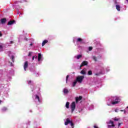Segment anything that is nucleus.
Returning a JSON list of instances; mask_svg holds the SVG:
<instances>
[{
	"label": "nucleus",
	"mask_w": 128,
	"mask_h": 128,
	"mask_svg": "<svg viewBox=\"0 0 128 128\" xmlns=\"http://www.w3.org/2000/svg\"><path fill=\"white\" fill-rule=\"evenodd\" d=\"M106 102L108 106H114V104H118L120 103V98L118 96H112L107 100Z\"/></svg>",
	"instance_id": "nucleus-1"
},
{
	"label": "nucleus",
	"mask_w": 128,
	"mask_h": 128,
	"mask_svg": "<svg viewBox=\"0 0 128 128\" xmlns=\"http://www.w3.org/2000/svg\"><path fill=\"white\" fill-rule=\"evenodd\" d=\"M32 98L34 100V102H36V104H40L42 102V98L40 97L39 95L38 94H34L32 96Z\"/></svg>",
	"instance_id": "nucleus-2"
},
{
	"label": "nucleus",
	"mask_w": 128,
	"mask_h": 128,
	"mask_svg": "<svg viewBox=\"0 0 128 128\" xmlns=\"http://www.w3.org/2000/svg\"><path fill=\"white\" fill-rule=\"evenodd\" d=\"M38 62L40 64L44 60V58H42V54L40 53L38 54V56H36V55L34 56L32 58V60H34V58H36V60H38Z\"/></svg>",
	"instance_id": "nucleus-3"
},
{
	"label": "nucleus",
	"mask_w": 128,
	"mask_h": 128,
	"mask_svg": "<svg viewBox=\"0 0 128 128\" xmlns=\"http://www.w3.org/2000/svg\"><path fill=\"white\" fill-rule=\"evenodd\" d=\"M76 45L78 46L79 42H82V39L81 38H78L76 37H74L73 38V42L76 43Z\"/></svg>",
	"instance_id": "nucleus-4"
},
{
	"label": "nucleus",
	"mask_w": 128,
	"mask_h": 128,
	"mask_svg": "<svg viewBox=\"0 0 128 128\" xmlns=\"http://www.w3.org/2000/svg\"><path fill=\"white\" fill-rule=\"evenodd\" d=\"M84 76H79L76 77V80L77 81V82L82 84V80H84Z\"/></svg>",
	"instance_id": "nucleus-5"
},
{
	"label": "nucleus",
	"mask_w": 128,
	"mask_h": 128,
	"mask_svg": "<svg viewBox=\"0 0 128 128\" xmlns=\"http://www.w3.org/2000/svg\"><path fill=\"white\" fill-rule=\"evenodd\" d=\"M68 124H70L72 128H74V123L72 122V121L70 120L69 118H66V122H64V124L65 126H68Z\"/></svg>",
	"instance_id": "nucleus-6"
},
{
	"label": "nucleus",
	"mask_w": 128,
	"mask_h": 128,
	"mask_svg": "<svg viewBox=\"0 0 128 128\" xmlns=\"http://www.w3.org/2000/svg\"><path fill=\"white\" fill-rule=\"evenodd\" d=\"M8 55L12 59V62H14V53H12L10 51L8 52Z\"/></svg>",
	"instance_id": "nucleus-7"
},
{
	"label": "nucleus",
	"mask_w": 128,
	"mask_h": 128,
	"mask_svg": "<svg viewBox=\"0 0 128 128\" xmlns=\"http://www.w3.org/2000/svg\"><path fill=\"white\" fill-rule=\"evenodd\" d=\"M75 108H76V102H72L70 105V109L72 110V112H74Z\"/></svg>",
	"instance_id": "nucleus-8"
},
{
	"label": "nucleus",
	"mask_w": 128,
	"mask_h": 128,
	"mask_svg": "<svg viewBox=\"0 0 128 128\" xmlns=\"http://www.w3.org/2000/svg\"><path fill=\"white\" fill-rule=\"evenodd\" d=\"M28 64L27 61L25 62L24 65V70H26V68H28Z\"/></svg>",
	"instance_id": "nucleus-9"
},
{
	"label": "nucleus",
	"mask_w": 128,
	"mask_h": 128,
	"mask_svg": "<svg viewBox=\"0 0 128 128\" xmlns=\"http://www.w3.org/2000/svg\"><path fill=\"white\" fill-rule=\"evenodd\" d=\"M88 62L87 61H84L83 62L80 66V68H82V66H88Z\"/></svg>",
	"instance_id": "nucleus-10"
},
{
	"label": "nucleus",
	"mask_w": 128,
	"mask_h": 128,
	"mask_svg": "<svg viewBox=\"0 0 128 128\" xmlns=\"http://www.w3.org/2000/svg\"><path fill=\"white\" fill-rule=\"evenodd\" d=\"M14 24H16V21L14 20H10L9 22H8V26H12Z\"/></svg>",
	"instance_id": "nucleus-11"
},
{
	"label": "nucleus",
	"mask_w": 128,
	"mask_h": 128,
	"mask_svg": "<svg viewBox=\"0 0 128 128\" xmlns=\"http://www.w3.org/2000/svg\"><path fill=\"white\" fill-rule=\"evenodd\" d=\"M82 96H80L79 97H76V102H80V100H82Z\"/></svg>",
	"instance_id": "nucleus-12"
},
{
	"label": "nucleus",
	"mask_w": 128,
	"mask_h": 128,
	"mask_svg": "<svg viewBox=\"0 0 128 128\" xmlns=\"http://www.w3.org/2000/svg\"><path fill=\"white\" fill-rule=\"evenodd\" d=\"M86 68L83 69L82 70L80 71V74H84L86 75Z\"/></svg>",
	"instance_id": "nucleus-13"
},
{
	"label": "nucleus",
	"mask_w": 128,
	"mask_h": 128,
	"mask_svg": "<svg viewBox=\"0 0 128 128\" xmlns=\"http://www.w3.org/2000/svg\"><path fill=\"white\" fill-rule=\"evenodd\" d=\"M116 8L118 12H120V6L118 4L116 5Z\"/></svg>",
	"instance_id": "nucleus-14"
},
{
	"label": "nucleus",
	"mask_w": 128,
	"mask_h": 128,
	"mask_svg": "<svg viewBox=\"0 0 128 128\" xmlns=\"http://www.w3.org/2000/svg\"><path fill=\"white\" fill-rule=\"evenodd\" d=\"M0 22L2 24H6V18L1 19Z\"/></svg>",
	"instance_id": "nucleus-15"
},
{
	"label": "nucleus",
	"mask_w": 128,
	"mask_h": 128,
	"mask_svg": "<svg viewBox=\"0 0 128 128\" xmlns=\"http://www.w3.org/2000/svg\"><path fill=\"white\" fill-rule=\"evenodd\" d=\"M48 40H45L43 41V42H42V46H44V44H48Z\"/></svg>",
	"instance_id": "nucleus-16"
},
{
	"label": "nucleus",
	"mask_w": 128,
	"mask_h": 128,
	"mask_svg": "<svg viewBox=\"0 0 128 128\" xmlns=\"http://www.w3.org/2000/svg\"><path fill=\"white\" fill-rule=\"evenodd\" d=\"M26 2V0H20V1H16L14 4H18V2Z\"/></svg>",
	"instance_id": "nucleus-17"
},
{
	"label": "nucleus",
	"mask_w": 128,
	"mask_h": 128,
	"mask_svg": "<svg viewBox=\"0 0 128 128\" xmlns=\"http://www.w3.org/2000/svg\"><path fill=\"white\" fill-rule=\"evenodd\" d=\"M82 56L81 54H78L76 56H74L75 58H76L77 60H80V58H82Z\"/></svg>",
	"instance_id": "nucleus-18"
},
{
	"label": "nucleus",
	"mask_w": 128,
	"mask_h": 128,
	"mask_svg": "<svg viewBox=\"0 0 128 128\" xmlns=\"http://www.w3.org/2000/svg\"><path fill=\"white\" fill-rule=\"evenodd\" d=\"M63 92H64V94H68V90L65 88L64 89Z\"/></svg>",
	"instance_id": "nucleus-19"
},
{
	"label": "nucleus",
	"mask_w": 128,
	"mask_h": 128,
	"mask_svg": "<svg viewBox=\"0 0 128 128\" xmlns=\"http://www.w3.org/2000/svg\"><path fill=\"white\" fill-rule=\"evenodd\" d=\"M78 84L77 81L76 80L72 84V86H76V85Z\"/></svg>",
	"instance_id": "nucleus-20"
},
{
	"label": "nucleus",
	"mask_w": 128,
	"mask_h": 128,
	"mask_svg": "<svg viewBox=\"0 0 128 128\" xmlns=\"http://www.w3.org/2000/svg\"><path fill=\"white\" fill-rule=\"evenodd\" d=\"M66 107L67 108H70V102H66Z\"/></svg>",
	"instance_id": "nucleus-21"
},
{
	"label": "nucleus",
	"mask_w": 128,
	"mask_h": 128,
	"mask_svg": "<svg viewBox=\"0 0 128 128\" xmlns=\"http://www.w3.org/2000/svg\"><path fill=\"white\" fill-rule=\"evenodd\" d=\"M2 112H6V110H8V108H6V107H4L2 109Z\"/></svg>",
	"instance_id": "nucleus-22"
},
{
	"label": "nucleus",
	"mask_w": 128,
	"mask_h": 128,
	"mask_svg": "<svg viewBox=\"0 0 128 128\" xmlns=\"http://www.w3.org/2000/svg\"><path fill=\"white\" fill-rule=\"evenodd\" d=\"M88 76H92V70L88 71Z\"/></svg>",
	"instance_id": "nucleus-23"
},
{
	"label": "nucleus",
	"mask_w": 128,
	"mask_h": 128,
	"mask_svg": "<svg viewBox=\"0 0 128 128\" xmlns=\"http://www.w3.org/2000/svg\"><path fill=\"white\" fill-rule=\"evenodd\" d=\"M14 74V70H11L10 72H9V74Z\"/></svg>",
	"instance_id": "nucleus-24"
},
{
	"label": "nucleus",
	"mask_w": 128,
	"mask_h": 128,
	"mask_svg": "<svg viewBox=\"0 0 128 128\" xmlns=\"http://www.w3.org/2000/svg\"><path fill=\"white\" fill-rule=\"evenodd\" d=\"M89 110H94V106H93V105H91V106L89 107Z\"/></svg>",
	"instance_id": "nucleus-25"
},
{
	"label": "nucleus",
	"mask_w": 128,
	"mask_h": 128,
	"mask_svg": "<svg viewBox=\"0 0 128 128\" xmlns=\"http://www.w3.org/2000/svg\"><path fill=\"white\" fill-rule=\"evenodd\" d=\"M32 52H29V54H28V56H32Z\"/></svg>",
	"instance_id": "nucleus-26"
},
{
	"label": "nucleus",
	"mask_w": 128,
	"mask_h": 128,
	"mask_svg": "<svg viewBox=\"0 0 128 128\" xmlns=\"http://www.w3.org/2000/svg\"><path fill=\"white\" fill-rule=\"evenodd\" d=\"M92 58L94 60H95V62H96V57L95 56H93Z\"/></svg>",
	"instance_id": "nucleus-27"
},
{
	"label": "nucleus",
	"mask_w": 128,
	"mask_h": 128,
	"mask_svg": "<svg viewBox=\"0 0 128 128\" xmlns=\"http://www.w3.org/2000/svg\"><path fill=\"white\" fill-rule=\"evenodd\" d=\"M92 50V47L90 46V47L88 48V50L90 51V50Z\"/></svg>",
	"instance_id": "nucleus-28"
},
{
	"label": "nucleus",
	"mask_w": 128,
	"mask_h": 128,
	"mask_svg": "<svg viewBox=\"0 0 128 128\" xmlns=\"http://www.w3.org/2000/svg\"><path fill=\"white\" fill-rule=\"evenodd\" d=\"M2 50V45H0V52Z\"/></svg>",
	"instance_id": "nucleus-29"
},
{
	"label": "nucleus",
	"mask_w": 128,
	"mask_h": 128,
	"mask_svg": "<svg viewBox=\"0 0 128 128\" xmlns=\"http://www.w3.org/2000/svg\"><path fill=\"white\" fill-rule=\"evenodd\" d=\"M68 75L66 77V82H68Z\"/></svg>",
	"instance_id": "nucleus-30"
},
{
	"label": "nucleus",
	"mask_w": 128,
	"mask_h": 128,
	"mask_svg": "<svg viewBox=\"0 0 128 128\" xmlns=\"http://www.w3.org/2000/svg\"><path fill=\"white\" fill-rule=\"evenodd\" d=\"M28 82V84H32V81L31 80H29Z\"/></svg>",
	"instance_id": "nucleus-31"
},
{
	"label": "nucleus",
	"mask_w": 128,
	"mask_h": 128,
	"mask_svg": "<svg viewBox=\"0 0 128 128\" xmlns=\"http://www.w3.org/2000/svg\"><path fill=\"white\" fill-rule=\"evenodd\" d=\"M114 120L118 121V118H114Z\"/></svg>",
	"instance_id": "nucleus-32"
},
{
	"label": "nucleus",
	"mask_w": 128,
	"mask_h": 128,
	"mask_svg": "<svg viewBox=\"0 0 128 128\" xmlns=\"http://www.w3.org/2000/svg\"><path fill=\"white\" fill-rule=\"evenodd\" d=\"M36 76H40V74L39 73H36Z\"/></svg>",
	"instance_id": "nucleus-33"
},
{
	"label": "nucleus",
	"mask_w": 128,
	"mask_h": 128,
	"mask_svg": "<svg viewBox=\"0 0 128 128\" xmlns=\"http://www.w3.org/2000/svg\"><path fill=\"white\" fill-rule=\"evenodd\" d=\"M115 112H118V108L116 109Z\"/></svg>",
	"instance_id": "nucleus-34"
},
{
	"label": "nucleus",
	"mask_w": 128,
	"mask_h": 128,
	"mask_svg": "<svg viewBox=\"0 0 128 128\" xmlns=\"http://www.w3.org/2000/svg\"><path fill=\"white\" fill-rule=\"evenodd\" d=\"M120 124H122L118 123V128H120Z\"/></svg>",
	"instance_id": "nucleus-35"
},
{
	"label": "nucleus",
	"mask_w": 128,
	"mask_h": 128,
	"mask_svg": "<svg viewBox=\"0 0 128 128\" xmlns=\"http://www.w3.org/2000/svg\"><path fill=\"white\" fill-rule=\"evenodd\" d=\"M94 128H98V127L94 125Z\"/></svg>",
	"instance_id": "nucleus-36"
},
{
	"label": "nucleus",
	"mask_w": 128,
	"mask_h": 128,
	"mask_svg": "<svg viewBox=\"0 0 128 128\" xmlns=\"http://www.w3.org/2000/svg\"><path fill=\"white\" fill-rule=\"evenodd\" d=\"M10 44H14V42L12 41L10 42Z\"/></svg>",
	"instance_id": "nucleus-37"
},
{
	"label": "nucleus",
	"mask_w": 128,
	"mask_h": 128,
	"mask_svg": "<svg viewBox=\"0 0 128 128\" xmlns=\"http://www.w3.org/2000/svg\"><path fill=\"white\" fill-rule=\"evenodd\" d=\"M0 36H2V33L0 32Z\"/></svg>",
	"instance_id": "nucleus-38"
},
{
	"label": "nucleus",
	"mask_w": 128,
	"mask_h": 128,
	"mask_svg": "<svg viewBox=\"0 0 128 128\" xmlns=\"http://www.w3.org/2000/svg\"><path fill=\"white\" fill-rule=\"evenodd\" d=\"M30 88H34V86H30Z\"/></svg>",
	"instance_id": "nucleus-39"
},
{
	"label": "nucleus",
	"mask_w": 128,
	"mask_h": 128,
	"mask_svg": "<svg viewBox=\"0 0 128 128\" xmlns=\"http://www.w3.org/2000/svg\"><path fill=\"white\" fill-rule=\"evenodd\" d=\"M10 64H11L12 66V63L11 62Z\"/></svg>",
	"instance_id": "nucleus-40"
},
{
	"label": "nucleus",
	"mask_w": 128,
	"mask_h": 128,
	"mask_svg": "<svg viewBox=\"0 0 128 128\" xmlns=\"http://www.w3.org/2000/svg\"><path fill=\"white\" fill-rule=\"evenodd\" d=\"M30 46H32V44H30Z\"/></svg>",
	"instance_id": "nucleus-41"
},
{
	"label": "nucleus",
	"mask_w": 128,
	"mask_h": 128,
	"mask_svg": "<svg viewBox=\"0 0 128 128\" xmlns=\"http://www.w3.org/2000/svg\"><path fill=\"white\" fill-rule=\"evenodd\" d=\"M18 14H22V13H20V12H18Z\"/></svg>",
	"instance_id": "nucleus-42"
},
{
	"label": "nucleus",
	"mask_w": 128,
	"mask_h": 128,
	"mask_svg": "<svg viewBox=\"0 0 128 128\" xmlns=\"http://www.w3.org/2000/svg\"><path fill=\"white\" fill-rule=\"evenodd\" d=\"M1 102H2V100H0V104Z\"/></svg>",
	"instance_id": "nucleus-43"
},
{
	"label": "nucleus",
	"mask_w": 128,
	"mask_h": 128,
	"mask_svg": "<svg viewBox=\"0 0 128 128\" xmlns=\"http://www.w3.org/2000/svg\"><path fill=\"white\" fill-rule=\"evenodd\" d=\"M121 112H124V110H121Z\"/></svg>",
	"instance_id": "nucleus-44"
},
{
	"label": "nucleus",
	"mask_w": 128,
	"mask_h": 128,
	"mask_svg": "<svg viewBox=\"0 0 128 128\" xmlns=\"http://www.w3.org/2000/svg\"><path fill=\"white\" fill-rule=\"evenodd\" d=\"M32 92H34V90L33 89H32Z\"/></svg>",
	"instance_id": "nucleus-45"
},
{
	"label": "nucleus",
	"mask_w": 128,
	"mask_h": 128,
	"mask_svg": "<svg viewBox=\"0 0 128 128\" xmlns=\"http://www.w3.org/2000/svg\"><path fill=\"white\" fill-rule=\"evenodd\" d=\"M30 112H32V110H30Z\"/></svg>",
	"instance_id": "nucleus-46"
},
{
	"label": "nucleus",
	"mask_w": 128,
	"mask_h": 128,
	"mask_svg": "<svg viewBox=\"0 0 128 128\" xmlns=\"http://www.w3.org/2000/svg\"><path fill=\"white\" fill-rule=\"evenodd\" d=\"M127 108H128V106H127Z\"/></svg>",
	"instance_id": "nucleus-47"
}]
</instances>
